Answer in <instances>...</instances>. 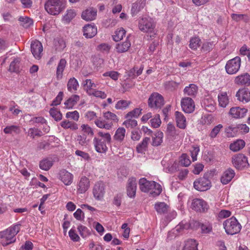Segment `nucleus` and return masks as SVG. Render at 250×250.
<instances>
[{
    "instance_id": "1",
    "label": "nucleus",
    "mask_w": 250,
    "mask_h": 250,
    "mask_svg": "<svg viewBox=\"0 0 250 250\" xmlns=\"http://www.w3.org/2000/svg\"><path fill=\"white\" fill-rule=\"evenodd\" d=\"M139 184L142 191L147 192L150 191V194L153 197L160 195L162 190V187L159 184L154 181H147L144 178L140 179Z\"/></svg>"
},
{
    "instance_id": "2",
    "label": "nucleus",
    "mask_w": 250,
    "mask_h": 250,
    "mask_svg": "<svg viewBox=\"0 0 250 250\" xmlns=\"http://www.w3.org/2000/svg\"><path fill=\"white\" fill-rule=\"evenodd\" d=\"M21 225L17 224L0 232V243L7 246L16 241L15 236L20 230Z\"/></svg>"
},
{
    "instance_id": "3",
    "label": "nucleus",
    "mask_w": 250,
    "mask_h": 250,
    "mask_svg": "<svg viewBox=\"0 0 250 250\" xmlns=\"http://www.w3.org/2000/svg\"><path fill=\"white\" fill-rule=\"evenodd\" d=\"M138 26L141 31L147 33L151 38L154 37L156 34L155 23L150 17L145 16L141 18L139 21Z\"/></svg>"
},
{
    "instance_id": "4",
    "label": "nucleus",
    "mask_w": 250,
    "mask_h": 250,
    "mask_svg": "<svg viewBox=\"0 0 250 250\" xmlns=\"http://www.w3.org/2000/svg\"><path fill=\"white\" fill-rule=\"evenodd\" d=\"M198 227L201 228L203 233H208L212 230V226L210 223L207 222L200 224L199 222L194 221L190 223L182 221L177 226L176 230L180 231L184 229H188L190 228L197 229Z\"/></svg>"
},
{
    "instance_id": "5",
    "label": "nucleus",
    "mask_w": 250,
    "mask_h": 250,
    "mask_svg": "<svg viewBox=\"0 0 250 250\" xmlns=\"http://www.w3.org/2000/svg\"><path fill=\"white\" fill-rule=\"evenodd\" d=\"M65 5V0H48L46 2L44 7L49 14L57 15L64 9Z\"/></svg>"
},
{
    "instance_id": "6",
    "label": "nucleus",
    "mask_w": 250,
    "mask_h": 250,
    "mask_svg": "<svg viewBox=\"0 0 250 250\" xmlns=\"http://www.w3.org/2000/svg\"><path fill=\"white\" fill-rule=\"evenodd\" d=\"M223 226L226 232L230 235H233L238 233L241 229L240 224L234 217L228 219L224 221Z\"/></svg>"
},
{
    "instance_id": "7",
    "label": "nucleus",
    "mask_w": 250,
    "mask_h": 250,
    "mask_svg": "<svg viewBox=\"0 0 250 250\" xmlns=\"http://www.w3.org/2000/svg\"><path fill=\"white\" fill-rule=\"evenodd\" d=\"M241 64V59L238 56L229 60L225 66L226 72L229 75L236 74L240 69Z\"/></svg>"
},
{
    "instance_id": "8",
    "label": "nucleus",
    "mask_w": 250,
    "mask_h": 250,
    "mask_svg": "<svg viewBox=\"0 0 250 250\" xmlns=\"http://www.w3.org/2000/svg\"><path fill=\"white\" fill-rule=\"evenodd\" d=\"M194 188L198 191H204L209 189L211 183L208 178V174H205L203 177L196 179L193 183Z\"/></svg>"
},
{
    "instance_id": "9",
    "label": "nucleus",
    "mask_w": 250,
    "mask_h": 250,
    "mask_svg": "<svg viewBox=\"0 0 250 250\" xmlns=\"http://www.w3.org/2000/svg\"><path fill=\"white\" fill-rule=\"evenodd\" d=\"M231 161L233 166L238 169H242L249 166L247 157L242 153L234 155Z\"/></svg>"
},
{
    "instance_id": "10",
    "label": "nucleus",
    "mask_w": 250,
    "mask_h": 250,
    "mask_svg": "<svg viewBox=\"0 0 250 250\" xmlns=\"http://www.w3.org/2000/svg\"><path fill=\"white\" fill-rule=\"evenodd\" d=\"M148 104L151 108H161L164 104V99L161 94L154 92L150 96L148 100Z\"/></svg>"
},
{
    "instance_id": "11",
    "label": "nucleus",
    "mask_w": 250,
    "mask_h": 250,
    "mask_svg": "<svg viewBox=\"0 0 250 250\" xmlns=\"http://www.w3.org/2000/svg\"><path fill=\"white\" fill-rule=\"evenodd\" d=\"M141 110H131L128 112L125 118L126 120L123 123V125L126 128H133L137 125V122L135 119H132V117L137 118L141 113Z\"/></svg>"
},
{
    "instance_id": "12",
    "label": "nucleus",
    "mask_w": 250,
    "mask_h": 250,
    "mask_svg": "<svg viewBox=\"0 0 250 250\" xmlns=\"http://www.w3.org/2000/svg\"><path fill=\"white\" fill-rule=\"evenodd\" d=\"M191 208L198 212H204L208 208V205L206 201L202 199H194L191 202Z\"/></svg>"
},
{
    "instance_id": "13",
    "label": "nucleus",
    "mask_w": 250,
    "mask_h": 250,
    "mask_svg": "<svg viewBox=\"0 0 250 250\" xmlns=\"http://www.w3.org/2000/svg\"><path fill=\"white\" fill-rule=\"evenodd\" d=\"M105 193V186L102 182L95 184L93 189V194L94 198L97 200H101Z\"/></svg>"
},
{
    "instance_id": "14",
    "label": "nucleus",
    "mask_w": 250,
    "mask_h": 250,
    "mask_svg": "<svg viewBox=\"0 0 250 250\" xmlns=\"http://www.w3.org/2000/svg\"><path fill=\"white\" fill-rule=\"evenodd\" d=\"M31 51L35 59H40L43 51L41 42L38 41H33L31 44Z\"/></svg>"
},
{
    "instance_id": "15",
    "label": "nucleus",
    "mask_w": 250,
    "mask_h": 250,
    "mask_svg": "<svg viewBox=\"0 0 250 250\" xmlns=\"http://www.w3.org/2000/svg\"><path fill=\"white\" fill-rule=\"evenodd\" d=\"M234 83L238 85L249 86L250 75L248 73H245L236 76L234 79Z\"/></svg>"
},
{
    "instance_id": "16",
    "label": "nucleus",
    "mask_w": 250,
    "mask_h": 250,
    "mask_svg": "<svg viewBox=\"0 0 250 250\" xmlns=\"http://www.w3.org/2000/svg\"><path fill=\"white\" fill-rule=\"evenodd\" d=\"M137 183L135 178L132 177L128 180L127 185V194L130 198H133L136 194Z\"/></svg>"
},
{
    "instance_id": "17",
    "label": "nucleus",
    "mask_w": 250,
    "mask_h": 250,
    "mask_svg": "<svg viewBox=\"0 0 250 250\" xmlns=\"http://www.w3.org/2000/svg\"><path fill=\"white\" fill-rule=\"evenodd\" d=\"M90 187V181L85 176H83L77 184V191L80 193H84Z\"/></svg>"
},
{
    "instance_id": "18",
    "label": "nucleus",
    "mask_w": 250,
    "mask_h": 250,
    "mask_svg": "<svg viewBox=\"0 0 250 250\" xmlns=\"http://www.w3.org/2000/svg\"><path fill=\"white\" fill-rule=\"evenodd\" d=\"M237 99L243 103H248L250 101V92L247 88L239 89L236 94Z\"/></svg>"
},
{
    "instance_id": "19",
    "label": "nucleus",
    "mask_w": 250,
    "mask_h": 250,
    "mask_svg": "<svg viewBox=\"0 0 250 250\" xmlns=\"http://www.w3.org/2000/svg\"><path fill=\"white\" fill-rule=\"evenodd\" d=\"M235 175L234 171L230 168H228L222 174L220 181L223 185L228 184L230 182Z\"/></svg>"
},
{
    "instance_id": "20",
    "label": "nucleus",
    "mask_w": 250,
    "mask_h": 250,
    "mask_svg": "<svg viewBox=\"0 0 250 250\" xmlns=\"http://www.w3.org/2000/svg\"><path fill=\"white\" fill-rule=\"evenodd\" d=\"M60 178L65 185L69 186L72 183L73 175L66 170L62 169L60 172Z\"/></svg>"
},
{
    "instance_id": "21",
    "label": "nucleus",
    "mask_w": 250,
    "mask_h": 250,
    "mask_svg": "<svg viewBox=\"0 0 250 250\" xmlns=\"http://www.w3.org/2000/svg\"><path fill=\"white\" fill-rule=\"evenodd\" d=\"M93 143L96 150L99 153H104L107 150L106 142L102 141V139L95 137L93 139Z\"/></svg>"
},
{
    "instance_id": "22",
    "label": "nucleus",
    "mask_w": 250,
    "mask_h": 250,
    "mask_svg": "<svg viewBox=\"0 0 250 250\" xmlns=\"http://www.w3.org/2000/svg\"><path fill=\"white\" fill-rule=\"evenodd\" d=\"M83 36L86 38H92L97 33L96 27L88 24L83 27Z\"/></svg>"
},
{
    "instance_id": "23",
    "label": "nucleus",
    "mask_w": 250,
    "mask_h": 250,
    "mask_svg": "<svg viewBox=\"0 0 250 250\" xmlns=\"http://www.w3.org/2000/svg\"><path fill=\"white\" fill-rule=\"evenodd\" d=\"M97 16V10L93 8H89L84 11L82 14V18L86 21H93Z\"/></svg>"
},
{
    "instance_id": "24",
    "label": "nucleus",
    "mask_w": 250,
    "mask_h": 250,
    "mask_svg": "<svg viewBox=\"0 0 250 250\" xmlns=\"http://www.w3.org/2000/svg\"><path fill=\"white\" fill-rule=\"evenodd\" d=\"M130 46L131 43L127 37L125 42H121L116 45L115 49L117 53H123L127 52Z\"/></svg>"
},
{
    "instance_id": "25",
    "label": "nucleus",
    "mask_w": 250,
    "mask_h": 250,
    "mask_svg": "<svg viewBox=\"0 0 250 250\" xmlns=\"http://www.w3.org/2000/svg\"><path fill=\"white\" fill-rule=\"evenodd\" d=\"M146 5V0H137L132 5L131 13L132 16L136 15Z\"/></svg>"
},
{
    "instance_id": "26",
    "label": "nucleus",
    "mask_w": 250,
    "mask_h": 250,
    "mask_svg": "<svg viewBox=\"0 0 250 250\" xmlns=\"http://www.w3.org/2000/svg\"><path fill=\"white\" fill-rule=\"evenodd\" d=\"M126 135V130L124 127H120L117 129L113 136V139L118 143H122Z\"/></svg>"
},
{
    "instance_id": "27",
    "label": "nucleus",
    "mask_w": 250,
    "mask_h": 250,
    "mask_svg": "<svg viewBox=\"0 0 250 250\" xmlns=\"http://www.w3.org/2000/svg\"><path fill=\"white\" fill-rule=\"evenodd\" d=\"M175 120L177 126L181 129H185L186 127V118L180 112L177 111L175 112Z\"/></svg>"
},
{
    "instance_id": "28",
    "label": "nucleus",
    "mask_w": 250,
    "mask_h": 250,
    "mask_svg": "<svg viewBox=\"0 0 250 250\" xmlns=\"http://www.w3.org/2000/svg\"><path fill=\"white\" fill-rule=\"evenodd\" d=\"M182 109H194L195 104L193 100L189 97L183 98L181 102Z\"/></svg>"
},
{
    "instance_id": "29",
    "label": "nucleus",
    "mask_w": 250,
    "mask_h": 250,
    "mask_svg": "<svg viewBox=\"0 0 250 250\" xmlns=\"http://www.w3.org/2000/svg\"><path fill=\"white\" fill-rule=\"evenodd\" d=\"M198 86L195 84L192 83L185 87L184 89V93L188 96L195 97L198 92Z\"/></svg>"
},
{
    "instance_id": "30",
    "label": "nucleus",
    "mask_w": 250,
    "mask_h": 250,
    "mask_svg": "<svg viewBox=\"0 0 250 250\" xmlns=\"http://www.w3.org/2000/svg\"><path fill=\"white\" fill-rule=\"evenodd\" d=\"M82 84L83 88L86 90L87 93L88 95L91 94L92 92L93 91L94 88L97 87V84L92 82L90 79H86L83 81Z\"/></svg>"
},
{
    "instance_id": "31",
    "label": "nucleus",
    "mask_w": 250,
    "mask_h": 250,
    "mask_svg": "<svg viewBox=\"0 0 250 250\" xmlns=\"http://www.w3.org/2000/svg\"><path fill=\"white\" fill-rule=\"evenodd\" d=\"M154 208L158 213L165 214L167 212L169 207L164 202H157L155 204Z\"/></svg>"
},
{
    "instance_id": "32",
    "label": "nucleus",
    "mask_w": 250,
    "mask_h": 250,
    "mask_svg": "<svg viewBox=\"0 0 250 250\" xmlns=\"http://www.w3.org/2000/svg\"><path fill=\"white\" fill-rule=\"evenodd\" d=\"M80 100V97L77 95H74L68 98L65 102V107L68 109L72 108Z\"/></svg>"
},
{
    "instance_id": "33",
    "label": "nucleus",
    "mask_w": 250,
    "mask_h": 250,
    "mask_svg": "<svg viewBox=\"0 0 250 250\" xmlns=\"http://www.w3.org/2000/svg\"><path fill=\"white\" fill-rule=\"evenodd\" d=\"M66 64V61L64 59H62L60 60V62L58 65L57 67L56 71V77L58 79H61L62 78V72H63L64 68L65 67Z\"/></svg>"
},
{
    "instance_id": "34",
    "label": "nucleus",
    "mask_w": 250,
    "mask_h": 250,
    "mask_svg": "<svg viewBox=\"0 0 250 250\" xmlns=\"http://www.w3.org/2000/svg\"><path fill=\"white\" fill-rule=\"evenodd\" d=\"M219 105L222 108H225L229 103V100L226 92H222L218 96Z\"/></svg>"
},
{
    "instance_id": "35",
    "label": "nucleus",
    "mask_w": 250,
    "mask_h": 250,
    "mask_svg": "<svg viewBox=\"0 0 250 250\" xmlns=\"http://www.w3.org/2000/svg\"><path fill=\"white\" fill-rule=\"evenodd\" d=\"M245 146V142L243 140H237L229 146L230 150L234 152L238 151L242 149Z\"/></svg>"
},
{
    "instance_id": "36",
    "label": "nucleus",
    "mask_w": 250,
    "mask_h": 250,
    "mask_svg": "<svg viewBox=\"0 0 250 250\" xmlns=\"http://www.w3.org/2000/svg\"><path fill=\"white\" fill-rule=\"evenodd\" d=\"M150 141L149 137H145L143 141L139 144L136 147V150L138 153H143L146 150L148 142Z\"/></svg>"
},
{
    "instance_id": "37",
    "label": "nucleus",
    "mask_w": 250,
    "mask_h": 250,
    "mask_svg": "<svg viewBox=\"0 0 250 250\" xmlns=\"http://www.w3.org/2000/svg\"><path fill=\"white\" fill-rule=\"evenodd\" d=\"M198 243L194 239H189L185 242L183 250H197Z\"/></svg>"
},
{
    "instance_id": "38",
    "label": "nucleus",
    "mask_w": 250,
    "mask_h": 250,
    "mask_svg": "<svg viewBox=\"0 0 250 250\" xmlns=\"http://www.w3.org/2000/svg\"><path fill=\"white\" fill-rule=\"evenodd\" d=\"M189 47L193 50H196L201 44V40L199 37H192L189 42Z\"/></svg>"
},
{
    "instance_id": "39",
    "label": "nucleus",
    "mask_w": 250,
    "mask_h": 250,
    "mask_svg": "<svg viewBox=\"0 0 250 250\" xmlns=\"http://www.w3.org/2000/svg\"><path fill=\"white\" fill-rule=\"evenodd\" d=\"M144 69V66L142 65L138 68L137 66H134L133 68L131 69L128 72V75L131 78H135L140 75Z\"/></svg>"
},
{
    "instance_id": "40",
    "label": "nucleus",
    "mask_w": 250,
    "mask_h": 250,
    "mask_svg": "<svg viewBox=\"0 0 250 250\" xmlns=\"http://www.w3.org/2000/svg\"><path fill=\"white\" fill-rule=\"evenodd\" d=\"M163 133L161 131H158L152 137V145L154 146H158L161 145L163 141Z\"/></svg>"
},
{
    "instance_id": "41",
    "label": "nucleus",
    "mask_w": 250,
    "mask_h": 250,
    "mask_svg": "<svg viewBox=\"0 0 250 250\" xmlns=\"http://www.w3.org/2000/svg\"><path fill=\"white\" fill-rule=\"evenodd\" d=\"M167 133L168 136L175 138L179 134V130L176 129L173 124L168 123L167 128Z\"/></svg>"
},
{
    "instance_id": "42",
    "label": "nucleus",
    "mask_w": 250,
    "mask_h": 250,
    "mask_svg": "<svg viewBox=\"0 0 250 250\" xmlns=\"http://www.w3.org/2000/svg\"><path fill=\"white\" fill-rule=\"evenodd\" d=\"M19 21L20 24L26 28L29 27L33 23V20L27 17H20Z\"/></svg>"
},
{
    "instance_id": "43",
    "label": "nucleus",
    "mask_w": 250,
    "mask_h": 250,
    "mask_svg": "<svg viewBox=\"0 0 250 250\" xmlns=\"http://www.w3.org/2000/svg\"><path fill=\"white\" fill-rule=\"evenodd\" d=\"M61 125L64 129H70L72 130H77L78 128L76 123L69 121H63L61 123Z\"/></svg>"
},
{
    "instance_id": "44",
    "label": "nucleus",
    "mask_w": 250,
    "mask_h": 250,
    "mask_svg": "<svg viewBox=\"0 0 250 250\" xmlns=\"http://www.w3.org/2000/svg\"><path fill=\"white\" fill-rule=\"evenodd\" d=\"M20 128L19 126L15 125H12L6 126L3 129V132L5 134H18L20 133Z\"/></svg>"
},
{
    "instance_id": "45",
    "label": "nucleus",
    "mask_w": 250,
    "mask_h": 250,
    "mask_svg": "<svg viewBox=\"0 0 250 250\" xmlns=\"http://www.w3.org/2000/svg\"><path fill=\"white\" fill-rule=\"evenodd\" d=\"M125 31L123 28L117 29L112 36L113 39L115 42H119L122 40L125 35Z\"/></svg>"
},
{
    "instance_id": "46",
    "label": "nucleus",
    "mask_w": 250,
    "mask_h": 250,
    "mask_svg": "<svg viewBox=\"0 0 250 250\" xmlns=\"http://www.w3.org/2000/svg\"><path fill=\"white\" fill-rule=\"evenodd\" d=\"M79 86V83L75 78H72L69 79L67 83V89L68 91L77 90Z\"/></svg>"
},
{
    "instance_id": "47",
    "label": "nucleus",
    "mask_w": 250,
    "mask_h": 250,
    "mask_svg": "<svg viewBox=\"0 0 250 250\" xmlns=\"http://www.w3.org/2000/svg\"><path fill=\"white\" fill-rule=\"evenodd\" d=\"M53 165V162L51 160L48 159H44L40 163V167L44 170H48Z\"/></svg>"
},
{
    "instance_id": "48",
    "label": "nucleus",
    "mask_w": 250,
    "mask_h": 250,
    "mask_svg": "<svg viewBox=\"0 0 250 250\" xmlns=\"http://www.w3.org/2000/svg\"><path fill=\"white\" fill-rule=\"evenodd\" d=\"M247 110H229V115H231L232 118L235 119H239L244 117L246 115Z\"/></svg>"
},
{
    "instance_id": "49",
    "label": "nucleus",
    "mask_w": 250,
    "mask_h": 250,
    "mask_svg": "<svg viewBox=\"0 0 250 250\" xmlns=\"http://www.w3.org/2000/svg\"><path fill=\"white\" fill-rule=\"evenodd\" d=\"M76 141L79 145L84 146L87 145L88 140L87 139L86 134H82L78 135L76 137Z\"/></svg>"
},
{
    "instance_id": "50",
    "label": "nucleus",
    "mask_w": 250,
    "mask_h": 250,
    "mask_svg": "<svg viewBox=\"0 0 250 250\" xmlns=\"http://www.w3.org/2000/svg\"><path fill=\"white\" fill-rule=\"evenodd\" d=\"M131 104L129 101L122 100L117 102L115 107L117 109H123L128 107L129 105Z\"/></svg>"
},
{
    "instance_id": "51",
    "label": "nucleus",
    "mask_w": 250,
    "mask_h": 250,
    "mask_svg": "<svg viewBox=\"0 0 250 250\" xmlns=\"http://www.w3.org/2000/svg\"><path fill=\"white\" fill-rule=\"evenodd\" d=\"M98 135L104 140L103 141L106 142L107 144H110L111 142V137L109 133L100 131L98 132Z\"/></svg>"
},
{
    "instance_id": "52",
    "label": "nucleus",
    "mask_w": 250,
    "mask_h": 250,
    "mask_svg": "<svg viewBox=\"0 0 250 250\" xmlns=\"http://www.w3.org/2000/svg\"><path fill=\"white\" fill-rule=\"evenodd\" d=\"M214 121L213 117L212 115L207 114L204 115L201 118V122L205 125H209L212 123Z\"/></svg>"
},
{
    "instance_id": "53",
    "label": "nucleus",
    "mask_w": 250,
    "mask_h": 250,
    "mask_svg": "<svg viewBox=\"0 0 250 250\" xmlns=\"http://www.w3.org/2000/svg\"><path fill=\"white\" fill-rule=\"evenodd\" d=\"M76 16V13L74 10H68L66 14L63 17V20L66 22H70Z\"/></svg>"
},
{
    "instance_id": "54",
    "label": "nucleus",
    "mask_w": 250,
    "mask_h": 250,
    "mask_svg": "<svg viewBox=\"0 0 250 250\" xmlns=\"http://www.w3.org/2000/svg\"><path fill=\"white\" fill-rule=\"evenodd\" d=\"M28 135L32 138H34L36 136H41L42 132L37 128H31L28 130Z\"/></svg>"
},
{
    "instance_id": "55",
    "label": "nucleus",
    "mask_w": 250,
    "mask_h": 250,
    "mask_svg": "<svg viewBox=\"0 0 250 250\" xmlns=\"http://www.w3.org/2000/svg\"><path fill=\"white\" fill-rule=\"evenodd\" d=\"M190 151L191 156L193 161L197 160V156L200 151L199 146H192Z\"/></svg>"
},
{
    "instance_id": "56",
    "label": "nucleus",
    "mask_w": 250,
    "mask_h": 250,
    "mask_svg": "<svg viewBox=\"0 0 250 250\" xmlns=\"http://www.w3.org/2000/svg\"><path fill=\"white\" fill-rule=\"evenodd\" d=\"M180 162L181 165L184 167H188L189 166L191 163L189 157L186 154L182 155Z\"/></svg>"
},
{
    "instance_id": "57",
    "label": "nucleus",
    "mask_w": 250,
    "mask_h": 250,
    "mask_svg": "<svg viewBox=\"0 0 250 250\" xmlns=\"http://www.w3.org/2000/svg\"><path fill=\"white\" fill-rule=\"evenodd\" d=\"M222 128H223V125L221 124H219L215 126L211 130V131L209 134L210 137L211 138H215Z\"/></svg>"
},
{
    "instance_id": "58",
    "label": "nucleus",
    "mask_w": 250,
    "mask_h": 250,
    "mask_svg": "<svg viewBox=\"0 0 250 250\" xmlns=\"http://www.w3.org/2000/svg\"><path fill=\"white\" fill-rule=\"evenodd\" d=\"M104 116L106 119L112 120L115 122H117L119 120L116 115L109 111L104 113Z\"/></svg>"
},
{
    "instance_id": "59",
    "label": "nucleus",
    "mask_w": 250,
    "mask_h": 250,
    "mask_svg": "<svg viewBox=\"0 0 250 250\" xmlns=\"http://www.w3.org/2000/svg\"><path fill=\"white\" fill-rule=\"evenodd\" d=\"M50 116L56 121L62 119V114L60 110H49Z\"/></svg>"
},
{
    "instance_id": "60",
    "label": "nucleus",
    "mask_w": 250,
    "mask_h": 250,
    "mask_svg": "<svg viewBox=\"0 0 250 250\" xmlns=\"http://www.w3.org/2000/svg\"><path fill=\"white\" fill-rule=\"evenodd\" d=\"M19 61L17 59L14 60L10 63L9 66V71L11 72H17L19 70Z\"/></svg>"
},
{
    "instance_id": "61",
    "label": "nucleus",
    "mask_w": 250,
    "mask_h": 250,
    "mask_svg": "<svg viewBox=\"0 0 250 250\" xmlns=\"http://www.w3.org/2000/svg\"><path fill=\"white\" fill-rule=\"evenodd\" d=\"M213 43L210 42H205L203 43L201 51L204 52H209L213 48Z\"/></svg>"
},
{
    "instance_id": "62",
    "label": "nucleus",
    "mask_w": 250,
    "mask_h": 250,
    "mask_svg": "<svg viewBox=\"0 0 250 250\" xmlns=\"http://www.w3.org/2000/svg\"><path fill=\"white\" fill-rule=\"evenodd\" d=\"M150 122L151 126L154 128H157L159 127L161 124V121L159 115H156L154 118L151 119Z\"/></svg>"
},
{
    "instance_id": "63",
    "label": "nucleus",
    "mask_w": 250,
    "mask_h": 250,
    "mask_svg": "<svg viewBox=\"0 0 250 250\" xmlns=\"http://www.w3.org/2000/svg\"><path fill=\"white\" fill-rule=\"evenodd\" d=\"M92 62L94 65L98 67L103 64L104 60L98 56H94L92 57Z\"/></svg>"
},
{
    "instance_id": "64",
    "label": "nucleus",
    "mask_w": 250,
    "mask_h": 250,
    "mask_svg": "<svg viewBox=\"0 0 250 250\" xmlns=\"http://www.w3.org/2000/svg\"><path fill=\"white\" fill-rule=\"evenodd\" d=\"M66 117L67 118H70L75 121H78L79 118V114L77 110L72 112H68L66 113Z\"/></svg>"
}]
</instances>
